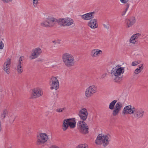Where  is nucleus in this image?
<instances>
[{
	"mask_svg": "<svg viewBox=\"0 0 148 148\" xmlns=\"http://www.w3.org/2000/svg\"><path fill=\"white\" fill-rule=\"evenodd\" d=\"M125 70L124 67H122L121 66L117 65L113 67L111 71V74L112 79L116 82L121 79Z\"/></svg>",
	"mask_w": 148,
	"mask_h": 148,
	"instance_id": "f257e3e1",
	"label": "nucleus"
},
{
	"mask_svg": "<svg viewBox=\"0 0 148 148\" xmlns=\"http://www.w3.org/2000/svg\"><path fill=\"white\" fill-rule=\"evenodd\" d=\"M111 140V137L110 135L108 134H101L97 137L95 142L97 145H102L105 147L109 144Z\"/></svg>",
	"mask_w": 148,
	"mask_h": 148,
	"instance_id": "f03ea898",
	"label": "nucleus"
},
{
	"mask_svg": "<svg viewBox=\"0 0 148 148\" xmlns=\"http://www.w3.org/2000/svg\"><path fill=\"white\" fill-rule=\"evenodd\" d=\"M117 100H114L112 101L109 104V108L110 110H113L112 115L116 116L118 115L123 107V104L120 102L116 103Z\"/></svg>",
	"mask_w": 148,
	"mask_h": 148,
	"instance_id": "7ed1b4c3",
	"label": "nucleus"
},
{
	"mask_svg": "<svg viewBox=\"0 0 148 148\" xmlns=\"http://www.w3.org/2000/svg\"><path fill=\"white\" fill-rule=\"evenodd\" d=\"M62 60L66 65L68 67L73 66L74 64L73 56L68 53H65L62 56Z\"/></svg>",
	"mask_w": 148,
	"mask_h": 148,
	"instance_id": "20e7f679",
	"label": "nucleus"
},
{
	"mask_svg": "<svg viewBox=\"0 0 148 148\" xmlns=\"http://www.w3.org/2000/svg\"><path fill=\"white\" fill-rule=\"evenodd\" d=\"M76 125V119L75 118L65 119L63 121L62 129L64 131L66 130L69 127L71 128H74Z\"/></svg>",
	"mask_w": 148,
	"mask_h": 148,
	"instance_id": "39448f33",
	"label": "nucleus"
},
{
	"mask_svg": "<svg viewBox=\"0 0 148 148\" xmlns=\"http://www.w3.org/2000/svg\"><path fill=\"white\" fill-rule=\"evenodd\" d=\"M48 140L47 134L44 133L38 134L36 136V144L38 145L43 144Z\"/></svg>",
	"mask_w": 148,
	"mask_h": 148,
	"instance_id": "423d86ee",
	"label": "nucleus"
},
{
	"mask_svg": "<svg viewBox=\"0 0 148 148\" xmlns=\"http://www.w3.org/2000/svg\"><path fill=\"white\" fill-rule=\"evenodd\" d=\"M58 77H51L49 81V85L51 90H57L59 88V84L58 79Z\"/></svg>",
	"mask_w": 148,
	"mask_h": 148,
	"instance_id": "0eeeda50",
	"label": "nucleus"
},
{
	"mask_svg": "<svg viewBox=\"0 0 148 148\" xmlns=\"http://www.w3.org/2000/svg\"><path fill=\"white\" fill-rule=\"evenodd\" d=\"M59 24L63 26H69L72 25L74 21L72 18L66 17L62 18H60L58 20Z\"/></svg>",
	"mask_w": 148,
	"mask_h": 148,
	"instance_id": "6e6552de",
	"label": "nucleus"
},
{
	"mask_svg": "<svg viewBox=\"0 0 148 148\" xmlns=\"http://www.w3.org/2000/svg\"><path fill=\"white\" fill-rule=\"evenodd\" d=\"M97 92V87L94 85H92L86 89L85 95L87 97L89 98L92 96Z\"/></svg>",
	"mask_w": 148,
	"mask_h": 148,
	"instance_id": "1a4fd4ad",
	"label": "nucleus"
},
{
	"mask_svg": "<svg viewBox=\"0 0 148 148\" xmlns=\"http://www.w3.org/2000/svg\"><path fill=\"white\" fill-rule=\"evenodd\" d=\"M144 114V111L142 109L134 107L132 114L135 118L138 119L142 118Z\"/></svg>",
	"mask_w": 148,
	"mask_h": 148,
	"instance_id": "9d476101",
	"label": "nucleus"
},
{
	"mask_svg": "<svg viewBox=\"0 0 148 148\" xmlns=\"http://www.w3.org/2000/svg\"><path fill=\"white\" fill-rule=\"evenodd\" d=\"M79 129L83 133L86 134L88 133V128L87 125L83 121H79L77 123Z\"/></svg>",
	"mask_w": 148,
	"mask_h": 148,
	"instance_id": "9b49d317",
	"label": "nucleus"
},
{
	"mask_svg": "<svg viewBox=\"0 0 148 148\" xmlns=\"http://www.w3.org/2000/svg\"><path fill=\"white\" fill-rule=\"evenodd\" d=\"M42 52L41 49L39 47H37L34 49L32 51L29 58L31 60L37 58Z\"/></svg>",
	"mask_w": 148,
	"mask_h": 148,
	"instance_id": "f8f14e48",
	"label": "nucleus"
},
{
	"mask_svg": "<svg viewBox=\"0 0 148 148\" xmlns=\"http://www.w3.org/2000/svg\"><path fill=\"white\" fill-rule=\"evenodd\" d=\"M24 58V57L23 56H21L20 57L17 63L16 70L18 73L19 74L21 73L23 71V60Z\"/></svg>",
	"mask_w": 148,
	"mask_h": 148,
	"instance_id": "ddd939ff",
	"label": "nucleus"
},
{
	"mask_svg": "<svg viewBox=\"0 0 148 148\" xmlns=\"http://www.w3.org/2000/svg\"><path fill=\"white\" fill-rule=\"evenodd\" d=\"M88 115L87 110L85 108H82L79 110L78 115L80 119L83 121H84L87 119Z\"/></svg>",
	"mask_w": 148,
	"mask_h": 148,
	"instance_id": "4468645a",
	"label": "nucleus"
},
{
	"mask_svg": "<svg viewBox=\"0 0 148 148\" xmlns=\"http://www.w3.org/2000/svg\"><path fill=\"white\" fill-rule=\"evenodd\" d=\"M11 64V59L8 58L5 61L3 65V70L8 74H9L10 73V70Z\"/></svg>",
	"mask_w": 148,
	"mask_h": 148,
	"instance_id": "2eb2a0df",
	"label": "nucleus"
},
{
	"mask_svg": "<svg viewBox=\"0 0 148 148\" xmlns=\"http://www.w3.org/2000/svg\"><path fill=\"white\" fill-rule=\"evenodd\" d=\"M43 94V91L42 89L38 88L33 90L32 95L33 97L37 98L42 95Z\"/></svg>",
	"mask_w": 148,
	"mask_h": 148,
	"instance_id": "dca6fc26",
	"label": "nucleus"
},
{
	"mask_svg": "<svg viewBox=\"0 0 148 148\" xmlns=\"http://www.w3.org/2000/svg\"><path fill=\"white\" fill-rule=\"evenodd\" d=\"M88 25L92 29H95L97 28L98 26L97 19H92L88 23Z\"/></svg>",
	"mask_w": 148,
	"mask_h": 148,
	"instance_id": "f3484780",
	"label": "nucleus"
},
{
	"mask_svg": "<svg viewBox=\"0 0 148 148\" xmlns=\"http://www.w3.org/2000/svg\"><path fill=\"white\" fill-rule=\"evenodd\" d=\"M134 107L131 105L125 107L123 110V113L124 114H132Z\"/></svg>",
	"mask_w": 148,
	"mask_h": 148,
	"instance_id": "a211bd4d",
	"label": "nucleus"
},
{
	"mask_svg": "<svg viewBox=\"0 0 148 148\" xmlns=\"http://www.w3.org/2000/svg\"><path fill=\"white\" fill-rule=\"evenodd\" d=\"M102 54L103 52L101 50L98 49H94L91 51L90 55L92 58H96L99 57Z\"/></svg>",
	"mask_w": 148,
	"mask_h": 148,
	"instance_id": "6ab92c4d",
	"label": "nucleus"
},
{
	"mask_svg": "<svg viewBox=\"0 0 148 148\" xmlns=\"http://www.w3.org/2000/svg\"><path fill=\"white\" fill-rule=\"evenodd\" d=\"M94 12H89L82 15L80 16L82 18L85 20H90L94 17Z\"/></svg>",
	"mask_w": 148,
	"mask_h": 148,
	"instance_id": "aec40b11",
	"label": "nucleus"
},
{
	"mask_svg": "<svg viewBox=\"0 0 148 148\" xmlns=\"http://www.w3.org/2000/svg\"><path fill=\"white\" fill-rule=\"evenodd\" d=\"M140 36V34L138 33L133 34L130 37L129 42L130 43L133 44L137 43L138 39Z\"/></svg>",
	"mask_w": 148,
	"mask_h": 148,
	"instance_id": "412c9836",
	"label": "nucleus"
},
{
	"mask_svg": "<svg viewBox=\"0 0 148 148\" xmlns=\"http://www.w3.org/2000/svg\"><path fill=\"white\" fill-rule=\"evenodd\" d=\"M136 22L135 17H132L127 20L126 21L127 25L128 27H130L133 25Z\"/></svg>",
	"mask_w": 148,
	"mask_h": 148,
	"instance_id": "4be33fe9",
	"label": "nucleus"
},
{
	"mask_svg": "<svg viewBox=\"0 0 148 148\" xmlns=\"http://www.w3.org/2000/svg\"><path fill=\"white\" fill-rule=\"evenodd\" d=\"M47 18L50 27L54 26L58 21L56 19L52 17H49Z\"/></svg>",
	"mask_w": 148,
	"mask_h": 148,
	"instance_id": "5701e85b",
	"label": "nucleus"
},
{
	"mask_svg": "<svg viewBox=\"0 0 148 148\" xmlns=\"http://www.w3.org/2000/svg\"><path fill=\"white\" fill-rule=\"evenodd\" d=\"M143 64H140L138 66L137 68L134 71V73L136 74H138L143 70Z\"/></svg>",
	"mask_w": 148,
	"mask_h": 148,
	"instance_id": "b1692460",
	"label": "nucleus"
},
{
	"mask_svg": "<svg viewBox=\"0 0 148 148\" xmlns=\"http://www.w3.org/2000/svg\"><path fill=\"white\" fill-rule=\"evenodd\" d=\"M42 26L45 27H50L47 18L40 23Z\"/></svg>",
	"mask_w": 148,
	"mask_h": 148,
	"instance_id": "393cba45",
	"label": "nucleus"
},
{
	"mask_svg": "<svg viewBox=\"0 0 148 148\" xmlns=\"http://www.w3.org/2000/svg\"><path fill=\"white\" fill-rule=\"evenodd\" d=\"M76 148H88V147L86 144H82L78 145Z\"/></svg>",
	"mask_w": 148,
	"mask_h": 148,
	"instance_id": "a878e982",
	"label": "nucleus"
},
{
	"mask_svg": "<svg viewBox=\"0 0 148 148\" xmlns=\"http://www.w3.org/2000/svg\"><path fill=\"white\" fill-rule=\"evenodd\" d=\"M8 114V111L6 110H3V113L1 116V118L2 119H4L7 115Z\"/></svg>",
	"mask_w": 148,
	"mask_h": 148,
	"instance_id": "bb28decb",
	"label": "nucleus"
},
{
	"mask_svg": "<svg viewBox=\"0 0 148 148\" xmlns=\"http://www.w3.org/2000/svg\"><path fill=\"white\" fill-rule=\"evenodd\" d=\"M52 42L53 43V45L54 46V47H56L60 43V41L58 40H54L52 41Z\"/></svg>",
	"mask_w": 148,
	"mask_h": 148,
	"instance_id": "cd10ccee",
	"label": "nucleus"
},
{
	"mask_svg": "<svg viewBox=\"0 0 148 148\" xmlns=\"http://www.w3.org/2000/svg\"><path fill=\"white\" fill-rule=\"evenodd\" d=\"M66 109L64 107L62 108H58L56 109V111L58 113H61L63 112Z\"/></svg>",
	"mask_w": 148,
	"mask_h": 148,
	"instance_id": "c85d7f7f",
	"label": "nucleus"
},
{
	"mask_svg": "<svg viewBox=\"0 0 148 148\" xmlns=\"http://www.w3.org/2000/svg\"><path fill=\"white\" fill-rule=\"evenodd\" d=\"M141 62L140 60L136 61L133 62L132 63V66H134L137 65L138 64H140Z\"/></svg>",
	"mask_w": 148,
	"mask_h": 148,
	"instance_id": "c756f323",
	"label": "nucleus"
},
{
	"mask_svg": "<svg viewBox=\"0 0 148 148\" xmlns=\"http://www.w3.org/2000/svg\"><path fill=\"white\" fill-rule=\"evenodd\" d=\"M39 0H33V4L34 7H36L38 3Z\"/></svg>",
	"mask_w": 148,
	"mask_h": 148,
	"instance_id": "7c9ffc66",
	"label": "nucleus"
},
{
	"mask_svg": "<svg viewBox=\"0 0 148 148\" xmlns=\"http://www.w3.org/2000/svg\"><path fill=\"white\" fill-rule=\"evenodd\" d=\"M103 25L104 28L107 29H108L109 27L108 23H107V24H103Z\"/></svg>",
	"mask_w": 148,
	"mask_h": 148,
	"instance_id": "2f4dec72",
	"label": "nucleus"
},
{
	"mask_svg": "<svg viewBox=\"0 0 148 148\" xmlns=\"http://www.w3.org/2000/svg\"><path fill=\"white\" fill-rule=\"evenodd\" d=\"M4 47V44L1 41H0V49H3Z\"/></svg>",
	"mask_w": 148,
	"mask_h": 148,
	"instance_id": "473e14b6",
	"label": "nucleus"
},
{
	"mask_svg": "<svg viewBox=\"0 0 148 148\" xmlns=\"http://www.w3.org/2000/svg\"><path fill=\"white\" fill-rule=\"evenodd\" d=\"M121 2L123 3H126L129 1V0H120Z\"/></svg>",
	"mask_w": 148,
	"mask_h": 148,
	"instance_id": "72a5a7b5",
	"label": "nucleus"
},
{
	"mask_svg": "<svg viewBox=\"0 0 148 148\" xmlns=\"http://www.w3.org/2000/svg\"><path fill=\"white\" fill-rule=\"evenodd\" d=\"M3 2L8 3L12 1V0H1Z\"/></svg>",
	"mask_w": 148,
	"mask_h": 148,
	"instance_id": "f704fd0d",
	"label": "nucleus"
},
{
	"mask_svg": "<svg viewBox=\"0 0 148 148\" xmlns=\"http://www.w3.org/2000/svg\"><path fill=\"white\" fill-rule=\"evenodd\" d=\"M49 148H59L58 146L56 145H52Z\"/></svg>",
	"mask_w": 148,
	"mask_h": 148,
	"instance_id": "c9c22d12",
	"label": "nucleus"
},
{
	"mask_svg": "<svg viewBox=\"0 0 148 148\" xmlns=\"http://www.w3.org/2000/svg\"><path fill=\"white\" fill-rule=\"evenodd\" d=\"M127 10H126V9H125V11H123L122 12V16L124 15L125 14L126 12L127 11Z\"/></svg>",
	"mask_w": 148,
	"mask_h": 148,
	"instance_id": "e433bc0d",
	"label": "nucleus"
},
{
	"mask_svg": "<svg viewBox=\"0 0 148 148\" xmlns=\"http://www.w3.org/2000/svg\"><path fill=\"white\" fill-rule=\"evenodd\" d=\"M126 6H127V8H126V10H128V8H129V4H127V5H126Z\"/></svg>",
	"mask_w": 148,
	"mask_h": 148,
	"instance_id": "4c0bfd02",
	"label": "nucleus"
},
{
	"mask_svg": "<svg viewBox=\"0 0 148 148\" xmlns=\"http://www.w3.org/2000/svg\"><path fill=\"white\" fill-rule=\"evenodd\" d=\"M106 74H104L102 76V78H104L106 76Z\"/></svg>",
	"mask_w": 148,
	"mask_h": 148,
	"instance_id": "58836bf2",
	"label": "nucleus"
},
{
	"mask_svg": "<svg viewBox=\"0 0 148 148\" xmlns=\"http://www.w3.org/2000/svg\"><path fill=\"white\" fill-rule=\"evenodd\" d=\"M1 124L0 123V131H1Z\"/></svg>",
	"mask_w": 148,
	"mask_h": 148,
	"instance_id": "ea45409f",
	"label": "nucleus"
}]
</instances>
